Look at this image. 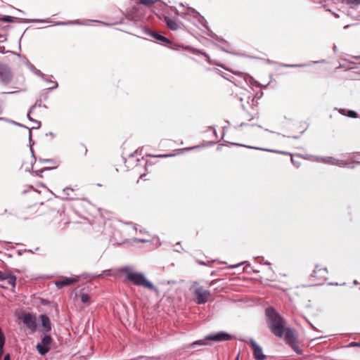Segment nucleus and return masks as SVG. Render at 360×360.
Segmentation results:
<instances>
[{
    "instance_id": "1",
    "label": "nucleus",
    "mask_w": 360,
    "mask_h": 360,
    "mask_svg": "<svg viewBox=\"0 0 360 360\" xmlns=\"http://www.w3.org/2000/svg\"><path fill=\"white\" fill-rule=\"evenodd\" d=\"M265 312L267 325L271 332L276 337H283L285 330L283 318L272 307H267Z\"/></svg>"
},
{
    "instance_id": "2",
    "label": "nucleus",
    "mask_w": 360,
    "mask_h": 360,
    "mask_svg": "<svg viewBox=\"0 0 360 360\" xmlns=\"http://www.w3.org/2000/svg\"><path fill=\"white\" fill-rule=\"evenodd\" d=\"M127 278L136 286H142L150 290L155 291L157 293L159 292L158 289L148 281L145 275L141 272L129 273L127 275Z\"/></svg>"
},
{
    "instance_id": "3",
    "label": "nucleus",
    "mask_w": 360,
    "mask_h": 360,
    "mask_svg": "<svg viewBox=\"0 0 360 360\" xmlns=\"http://www.w3.org/2000/svg\"><path fill=\"white\" fill-rule=\"evenodd\" d=\"M178 15L187 20L193 21L194 24L198 22L202 26L207 28L205 25L206 20L205 18L192 8H187L185 12H181V13H178Z\"/></svg>"
},
{
    "instance_id": "4",
    "label": "nucleus",
    "mask_w": 360,
    "mask_h": 360,
    "mask_svg": "<svg viewBox=\"0 0 360 360\" xmlns=\"http://www.w3.org/2000/svg\"><path fill=\"white\" fill-rule=\"evenodd\" d=\"M193 294L195 296L194 301L198 304H205L211 295L210 291L204 289L202 286L197 287L194 290Z\"/></svg>"
},
{
    "instance_id": "5",
    "label": "nucleus",
    "mask_w": 360,
    "mask_h": 360,
    "mask_svg": "<svg viewBox=\"0 0 360 360\" xmlns=\"http://www.w3.org/2000/svg\"><path fill=\"white\" fill-rule=\"evenodd\" d=\"M240 340L243 342H249L252 350H253V356L256 360H264L266 356L263 354L262 348L252 339L243 338H240Z\"/></svg>"
},
{
    "instance_id": "6",
    "label": "nucleus",
    "mask_w": 360,
    "mask_h": 360,
    "mask_svg": "<svg viewBox=\"0 0 360 360\" xmlns=\"http://www.w3.org/2000/svg\"><path fill=\"white\" fill-rule=\"evenodd\" d=\"M21 320L32 333L36 331L37 324L35 314L32 313H25L22 314Z\"/></svg>"
},
{
    "instance_id": "7",
    "label": "nucleus",
    "mask_w": 360,
    "mask_h": 360,
    "mask_svg": "<svg viewBox=\"0 0 360 360\" xmlns=\"http://www.w3.org/2000/svg\"><path fill=\"white\" fill-rule=\"evenodd\" d=\"M33 22H52L51 20H50L49 18L47 19H34L32 20ZM94 22V20H84L81 21L79 20H76L75 21H70V22H53V25H90L91 22Z\"/></svg>"
},
{
    "instance_id": "8",
    "label": "nucleus",
    "mask_w": 360,
    "mask_h": 360,
    "mask_svg": "<svg viewBox=\"0 0 360 360\" xmlns=\"http://www.w3.org/2000/svg\"><path fill=\"white\" fill-rule=\"evenodd\" d=\"M52 341L53 340L49 335H44L41 338V342L36 346L39 354L41 355L46 354L50 350L49 345Z\"/></svg>"
},
{
    "instance_id": "9",
    "label": "nucleus",
    "mask_w": 360,
    "mask_h": 360,
    "mask_svg": "<svg viewBox=\"0 0 360 360\" xmlns=\"http://www.w3.org/2000/svg\"><path fill=\"white\" fill-rule=\"evenodd\" d=\"M13 77L9 67L0 63V82L4 84L10 83Z\"/></svg>"
},
{
    "instance_id": "10",
    "label": "nucleus",
    "mask_w": 360,
    "mask_h": 360,
    "mask_svg": "<svg viewBox=\"0 0 360 360\" xmlns=\"http://www.w3.org/2000/svg\"><path fill=\"white\" fill-rule=\"evenodd\" d=\"M231 338V335L225 331H219L216 333H212L205 337V340L214 342L230 340Z\"/></svg>"
},
{
    "instance_id": "11",
    "label": "nucleus",
    "mask_w": 360,
    "mask_h": 360,
    "mask_svg": "<svg viewBox=\"0 0 360 360\" xmlns=\"http://www.w3.org/2000/svg\"><path fill=\"white\" fill-rule=\"evenodd\" d=\"M145 33L149 36L153 37L155 40L160 41L165 44H171V41L166 37L161 35L155 32L151 31L147 28H145Z\"/></svg>"
},
{
    "instance_id": "12",
    "label": "nucleus",
    "mask_w": 360,
    "mask_h": 360,
    "mask_svg": "<svg viewBox=\"0 0 360 360\" xmlns=\"http://www.w3.org/2000/svg\"><path fill=\"white\" fill-rule=\"evenodd\" d=\"M285 340L289 345L297 342V335L295 330L288 328L285 333Z\"/></svg>"
},
{
    "instance_id": "13",
    "label": "nucleus",
    "mask_w": 360,
    "mask_h": 360,
    "mask_svg": "<svg viewBox=\"0 0 360 360\" xmlns=\"http://www.w3.org/2000/svg\"><path fill=\"white\" fill-rule=\"evenodd\" d=\"M77 279L75 278L63 277L60 280L56 281L55 285L58 288H62L64 286L70 285L77 282Z\"/></svg>"
},
{
    "instance_id": "14",
    "label": "nucleus",
    "mask_w": 360,
    "mask_h": 360,
    "mask_svg": "<svg viewBox=\"0 0 360 360\" xmlns=\"http://www.w3.org/2000/svg\"><path fill=\"white\" fill-rule=\"evenodd\" d=\"M319 160H321L322 162L333 165H338L340 167H343L346 165V163L344 160H337L333 157H326V158H319Z\"/></svg>"
},
{
    "instance_id": "15",
    "label": "nucleus",
    "mask_w": 360,
    "mask_h": 360,
    "mask_svg": "<svg viewBox=\"0 0 360 360\" xmlns=\"http://www.w3.org/2000/svg\"><path fill=\"white\" fill-rule=\"evenodd\" d=\"M7 281L8 283L14 286L16 281V276L11 273H4L0 271V281Z\"/></svg>"
},
{
    "instance_id": "16",
    "label": "nucleus",
    "mask_w": 360,
    "mask_h": 360,
    "mask_svg": "<svg viewBox=\"0 0 360 360\" xmlns=\"http://www.w3.org/2000/svg\"><path fill=\"white\" fill-rule=\"evenodd\" d=\"M39 318L44 330L46 333L49 332L51 330V324L49 316L46 314H41Z\"/></svg>"
},
{
    "instance_id": "17",
    "label": "nucleus",
    "mask_w": 360,
    "mask_h": 360,
    "mask_svg": "<svg viewBox=\"0 0 360 360\" xmlns=\"http://www.w3.org/2000/svg\"><path fill=\"white\" fill-rule=\"evenodd\" d=\"M328 273L327 269H319V266L316 265L315 269L313 271L311 276L318 278L319 279H325L326 276Z\"/></svg>"
},
{
    "instance_id": "18",
    "label": "nucleus",
    "mask_w": 360,
    "mask_h": 360,
    "mask_svg": "<svg viewBox=\"0 0 360 360\" xmlns=\"http://www.w3.org/2000/svg\"><path fill=\"white\" fill-rule=\"evenodd\" d=\"M165 20L169 30H176L179 28V25L175 20L169 18V17H165Z\"/></svg>"
},
{
    "instance_id": "19",
    "label": "nucleus",
    "mask_w": 360,
    "mask_h": 360,
    "mask_svg": "<svg viewBox=\"0 0 360 360\" xmlns=\"http://www.w3.org/2000/svg\"><path fill=\"white\" fill-rule=\"evenodd\" d=\"M28 68H30V70L34 72L36 75L41 77L42 79H44V74L42 73L40 70H37L33 65L30 64V63H28Z\"/></svg>"
},
{
    "instance_id": "20",
    "label": "nucleus",
    "mask_w": 360,
    "mask_h": 360,
    "mask_svg": "<svg viewBox=\"0 0 360 360\" xmlns=\"http://www.w3.org/2000/svg\"><path fill=\"white\" fill-rule=\"evenodd\" d=\"M135 3L137 4H143L145 6H150L157 2V0H134Z\"/></svg>"
},
{
    "instance_id": "21",
    "label": "nucleus",
    "mask_w": 360,
    "mask_h": 360,
    "mask_svg": "<svg viewBox=\"0 0 360 360\" xmlns=\"http://www.w3.org/2000/svg\"><path fill=\"white\" fill-rule=\"evenodd\" d=\"M206 340H207L205 339L195 341L191 345V347L195 348L196 346L205 345L207 344Z\"/></svg>"
},
{
    "instance_id": "22",
    "label": "nucleus",
    "mask_w": 360,
    "mask_h": 360,
    "mask_svg": "<svg viewBox=\"0 0 360 360\" xmlns=\"http://www.w3.org/2000/svg\"><path fill=\"white\" fill-rule=\"evenodd\" d=\"M191 51L193 53L195 54V55H198V54H201L203 56H205L207 59V61L209 62L210 60V57L209 56L205 53V52H202L198 49H191Z\"/></svg>"
},
{
    "instance_id": "23",
    "label": "nucleus",
    "mask_w": 360,
    "mask_h": 360,
    "mask_svg": "<svg viewBox=\"0 0 360 360\" xmlns=\"http://www.w3.org/2000/svg\"><path fill=\"white\" fill-rule=\"evenodd\" d=\"M31 112H32V111H30V110H29V112H28V113H27V119H28L30 121H31V122H34V124H37V127H35L34 128H35V129H39V128L40 127V126H41V122H40L39 121H37V120H34L33 118H32V117H30V113H31Z\"/></svg>"
},
{
    "instance_id": "24",
    "label": "nucleus",
    "mask_w": 360,
    "mask_h": 360,
    "mask_svg": "<svg viewBox=\"0 0 360 360\" xmlns=\"http://www.w3.org/2000/svg\"><path fill=\"white\" fill-rule=\"evenodd\" d=\"M290 346L293 349V351H295L297 354H302V350L299 347L297 342L292 344Z\"/></svg>"
},
{
    "instance_id": "25",
    "label": "nucleus",
    "mask_w": 360,
    "mask_h": 360,
    "mask_svg": "<svg viewBox=\"0 0 360 360\" xmlns=\"http://www.w3.org/2000/svg\"><path fill=\"white\" fill-rule=\"evenodd\" d=\"M31 130H32L31 129H29V143H30V151L32 153V156L34 157V151L32 150V146L34 145V143L32 139V131Z\"/></svg>"
},
{
    "instance_id": "26",
    "label": "nucleus",
    "mask_w": 360,
    "mask_h": 360,
    "mask_svg": "<svg viewBox=\"0 0 360 360\" xmlns=\"http://www.w3.org/2000/svg\"><path fill=\"white\" fill-rule=\"evenodd\" d=\"M80 297H81V302L82 303H84V304L89 303V302L90 300V297L88 294L82 293Z\"/></svg>"
},
{
    "instance_id": "27",
    "label": "nucleus",
    "mask_w": 360,
    "mask_h": 360,
    "mask_svg": "<svg viewBox=\"0 0 360 360\" xmlns=\"http://www.w3.org/2000/svg\"><path fill=\"white\" fill-rule=\"evenodd\" d=\"M44 81H46V82L49 83L50 84H53V86L50 87L48 89V90H53V89H55L58 87V83L56 82H54V81H52V80H50V79H46L44 77V79H43Z\"/></svg>"
},
{
    "instance_id": "28",
    "label": "nucleus",
    "mask_w": 360,
    "mask_h": 360,
    "mask_svg": "<svg viewBox=\"0 0 360 360\" xmlns=\"http://www.w3.org/2000/svg\"><path fill=\"white\" fill-rule=\"evenodd\" d=\"M347 117H351V118H356L358 117V114L356 112L354 111V110H349L347 111Z\"/></svg>"
},
{
    "instance_id": "29",
    "label": "nucleus",
    "mask_w": 360,
    "mask_h": 360,
    "mask_svg": "<svg viewBox=\"0 0 360 360\" xmlns=\"http://www.w3.org/2000/svg\"><path fill=\"white\" fill-rule=\"evenodd\" d=\"M307 64H295V65H290V64H282L281 66L285 67V68H301L306 66Z\"/></svg>"
},
{
    "instance_id": "30",
    "label": "nucleus",
    "mask_w": 360,
    "mask_h": 360,
    "mask_svg": "<svg viewBox=\"0 0 360 360\" xmlns=\"http://www.w3.org/2000/svg\"><path fill=\"white\" fill-rule=\"evenodd\" d=\"M63 191V193L67 196L68 198L73 199V198L69 197L70 195V192L73 191V189L72 188H70V187L65 188Z\"/></svg>"
},
{
    "instance_id": "31",
    "label": "nucleus",
    "mask_w": 360,
    "mask_h": 360,
    "mask_svg": "<svg viewBox=\"0 0 360 360\" xmlns=\"http://www.w3.org/2000/svg\"><path fill=\"white\" fill-rule=\"evenodd\" d=\"M0 120H4V121H6V122H9L15 125H17L18 127H25V128H27L25 126L22 125V124H20V123H18L15 121H10L8 120H7L6 118H4V117H0Z\"/></svg>"
},
{
    "instance_id": "32",
    "label": "nucleus",
    "mask_w": 360,
    "mask_h": 360,
    "mask_svg": "<svg viewBox=\"0 0 360 360\" xmlns=\"http://www.w3.org/2000/svg\"><path fill=\"white\" fill-rule=\"evenodd\" d=\"M131 267L129 266H123L122 269H121V271L126 274V276L129 274V273H132L131 271Z\"/></svg>"
},
{
    "instance_id": "33",
    "label": "nucleus",
    "mask_w": 360,
    "mask_h": 360,
    "mask_svg": "<svg viewBox=\"0 0 360 360\" xmlns=\"http://www.w3.org/2000/svg\"><path fill=\"white\" fill-rule=\"evenodd\" d=\"M1 21L5 22H13V17L10 15H5L1 19Z\"/></svg>"
},
{
    "instance_id": "34",
    "label": "nucleus",
    "mask_w": 360,
    "mask_h": 360,
    "mask_svg": "<svg viewBox=\"0 0 360 360\" xmlns=\"http://www.w3.org/2000/svg\"><path fill=\"white\" fill-rule=\"evenodd\" d=\"M255 148L258 149V150H262L271 151V152H274V153H284V152L281 151V150H269V149H264L262 148Z\"/></svg>"
},
{
    "instance_id": "35",
    "label": "nucleus",
    "mask_w": 360,
    "mask_h": 360,
    "mask_svg": "<svg viewBox=\"0 0 360 360\" xmlns=\"http://www.w3.org/2000/svg\"><path fill=\"white\" fill-rule=\"evenodd\" d=\"M41 101H37L31 108L30 111H32L36 107H41Z\"/></svg>"
},
{
    "instance_id": "36",
    "label": "nucleus",
    "mask_w": 360,
    "mask_h": 360,
    "mask_svg": "<svg viewBox=\"0 0 360 360\" xmlns=\"http://www.w3.org/2000/svg\"><path fill=\"white\" fill-rule=\"evenodd\" d=\"M349 3L354 6H358L360 5V0H349Z\"/></svg>"
},
{
    "instance_id": "37",
    "label": "nucleus",
    "mask_w": 360,
    "mask_h": 360,
    "mask_svg": "<svg viewBox=\"0 0 360 360\" xmlns=\"http://www.w3.org/2000/svg\"><path fill=\"white\" fill-rule=\"evenodd\" d=\"M40 162H48V163H53L56 164V161L53 159H43L40 160Z\"/></svg>"
},
{
    "instance_id": "38",
    "label": "nucleus",
    "mask_w": 360,
    "mask_h": 360,
    "mask_svg": "<svg viewBox=\"0 0 360 360\" xmlns=\"http://www.w3.org/2000/svg\"><path fill=\"white\" fill-rule=\"evenodd\" d=\"M56 167H57V165H56V166H54V167H44V168H43V169H40V170L39 171V172L42 173V172H44V171H46V170H51V169H55V168H56Z\"/></svg>"
},
{
    "instance_id": "39",
    "label": "nucleus",
    "mask_w": 360,
    "mask_h": 360,
    "mask_svg": "<svg viewBox=\"0 0 360 360\" xmlns=\"http://www.w3.org/2000/svg\"><path fill=\"white\" fill-rule=\"evenodd\" d=\"M338 112H339L341 115H344V116H346V115H347L346 110H345V109H344V108H340V109L338 110Z\"/></svg>"
},
{
    "instance_id": "40",
    "label": "nucleus",
    "mask_w": 360,
    "mask_h": 360,
    "mask_svg": "<svg viewBox=\"0 0 360 360\" xmlns=\"http://www.w3.org/2000/svg\"><path fill=\"white\" fill-rule=\"evenodd\" d=\"M349 346H351V347H360V342H351L349 344Z\"/></svg>"
},
{
    "instance_id": "41",
    "label": "nucleus",
    "mask_w": 360,
    "mask_h": 360,
    "mask_svg": "<svg viewBox=\"0 0 360 360\" xmlns=\"http://www.w3.org/2000/svg\"><path fill=\"white\" fill-rule=\"evenodd\" d=\"M291 161H292V164L294 165H295L297 167H298L300 166V165L298 163H297V161H295L292 158H291Z\"/></svg>"
},
{
    "instance_id": "42",
    "label": "nucleus",
    "mask_w": 360,
    "mask_h": 360,
    "mask_svg": "<svg viewBox=\"0 0 360 360\" xmlns=\"http://www.w3.org/2000/svg\"><path fill=\"white\" fill-rule=\"evenodd\" d=\"M246 263V262H241L240 264H236V265H233V266H231V268H236L243 264Z\"/></svg>"
},
{
    "instance_id": "43",
    "label": "nucleus",
    "mask_w": 360,
    "mask_h": 360,
    "mask_svg": "<svg viewBox=\"0 0 360 360\" xmlns=\"http://www.w3.org/2000/svg\"><path fill=\"white\" fill-rule=\"evenodd\" d=\"M4 360H11L10 355L8 354H6L4 357Z\"/></svg>"
},
{
    "instance_id": "44",
    "label": "nucleus",
    "mask_w": 360,
    "mask_h": 360,
    "mask_svg": "<svg viewBox=\"0 0 360 360\" xmlns=\"http://www.w3.org/2000/svg\"><path fill=\"white\" fill-rule=\"evenodd\" d=\"M170 156H173V155H157L156 157L162 158V157H170Z\"/></svg>"
},
{
    "instance_id": "45",
    "label": "nucleus",
    "mask_w": 360,
    "mask_h": 360,
    "mask_svg": "<svg viewBox=\"0 0 360 360\" xmlns=\"http://www.w3.org/2000/svg\"><path fill=\"white\" fill-rule=\"evenodd\" d=\"M199 264L200 265H205V263L204 262H200V261H198V262Z\"/></svg>"
},
{
    "instance_id": "46",
    "label": "nucleus",
    "mask_w": 360,
    "mask_h": 360,
    "mask_svg": "<svg viewBox=\"0 0 360 360\" xmlns=\"http://www.w3.org/2000/svg\"><path fill=\"white\" fill-rule=\"evenodd\" d=\"M198 146H195V147H192V148H186L185 150H191V149H193L195 148H197Z\"/></svg>"
},
{
    "instance_id": "47",
    "label": "nucleus",
    "mask_w": 360,
    "mask_h": 360,
    "mask_svg": "<svg viewBox=\"0 0 360 360\" xmlns=\"http://www.w3.org/2000/svg\"><path fill=\"white\" fill-rule=\"evenodd\" d=\"M264 264H266V265H269H269H270V263H269V262H266L264 263Z\"/></svg>"
},
{
    "instance_id": "48",
    "label": "nucleus",
    "mask_w": 360,
    "mask_h": 360,
    "mask_svg": "<svg viewBox=\"0 0 360 360\" xmlns=\"http://www.w3.org/2000/svg\"><path fill=\"white\" fill-rule=\"evenodd\" d=\"M354 285H357V284H358L357 281H356V280H355V281H354Z\"/></svg>"
},
{
    "instance_id": "49",
    "label": "nucleus",
    "mask_w": 360,
    "mask_h": 360,
    "mask_svg": "<svg viewBox=\"0 0 360 360\" xmlns=\"http://www.w3.org/2000/svg\"><path fill=\"white\" fill-rule=\"evenodd\" d=\"M349 27V25H347L344 26V29H346V28H347V27Z\"/></svg>"
},
{
    "instance_id": "50",
    "label": "nucleus",
    "mask_w": 360,
    "mask_h": 360,
    "mask_svg": "<svg viewBox=\"0 0 360 360\" xmlns=\"http://www.w3.org/2000/svg\"><path fill=\"white\" fill-rule=\"evenodd\" d=\"M245 123H241V124H240V127H242V126H243V125H245Z\"/></svg>"
},
{
    "instance_id": "51",
    "label": "nucleus",
    "mask_w": 360,
    "mask_h": 360,
    "mask_svg": "<svg viewBox=\"0 0 360 360\" xmlns=\"http://www.w3.org/2000/svg\"><path fill=\"white\" fill-rule=\"evenodd\" d=\"M234 145H237V146H242L241 144H239V143H233Z\"/></svg>"
},
{
    "instance_id": "52",
    "label": "nucleus",
    "mask_w": 360,
    "mask_h": 360,
    "mask_svg": "<svg viewBox=\"0 0 360 360\" xmlns=\"http://www.w3.org/2000/svg\"><path fill=\"white\" fill-rule=\"evenodd\" d=\"M214 134L215 136H217V133H216V131H215V130H214Z\"/></svg>"
},
{
    "instance_id": "53",
    "label": "nucleus",
    "mask_w": 360,
    "mask_h": 360,
    "mask_svg": "<svg viewBox=\"0 0 360 360\" xmlns=\"http://www.w3.org/2000/svg\"><path fill=\"white\" fill-rule=\"evenodd\" d=\"M144 176H146V175L145 174L141 175V178H143Z\"/></svg>"
},
{
    "instance_id": "54",
    "label": "nucleus",
    "mask_w": 360,
    "mask_h": 360,
    "mask_svg": "<svg viewBox=\"0 0 360 360\" xmlns=\"http://www.w3.org/2000/svg\"><path fill=\"white\" fill-rule=\"evenodd\" d=\"M141 242L143 243L145 242L146 240H140Z\"/></svg>"
},
{
    "instance_id": "55",
    "label": "nucleus",
    "mask_w": 360,
    "mask_h": 360,
    "mask_svg": "<svg viewBox=\"0 0 360 360\" xmlns=\"http://www.w3.org/2000/svg\"><path fill=\"white\" fill-rule=\"evenodd\" d=\"M222 49V51H226V52H228V51H227L226 49Z\"/></svg>"
},
{
    "instance_id": "56",
    "label": "nucleus",
    "mask_w": 360,
    "mask_h": 360,
    "mask_svg": "<svg viewBox=\"0 0 360 360\" xmlns=\"http://www.w3.org/2000/svg\"><path fill=\"white\" fill-rule=\"evenodd\" d=\"M330 284L331 285H338V283H331Z\"/></svg>"
},
{
    "instance_id": "57",
    "label": "nucleus",
    "mask_w": 360,
    "mask_h": 360,
    "mask_svg": "<svg viewBox=\"0 0 360 360\" xmlns=\"http://www.w3.org/2000/svg\"><path fill=\"white\" fill-rule=\"evenodd\" d=\"M208 35L213 37V35H212L210 33H208Z\"/></svg>"
},
{
    "instance_id": "58",
    "label": "nucleus",
    "mask_w": 360,
    "mask_h": 360,
    "mask_svg": "<svg viewBox=\"0 0 360 360\" xmlns=\"http://www.w3.org/2000/svg\"><path fill=\"white\" fill-rule=\"evenodd\" d=\"M16 91L10 92V94H15Z\"/></svg>"
}]
</instances>
